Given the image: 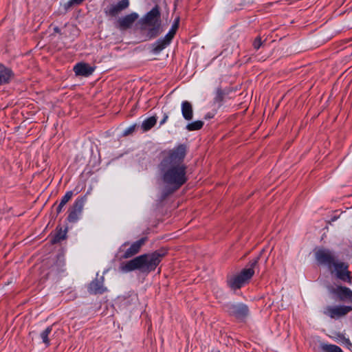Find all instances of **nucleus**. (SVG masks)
<instances>
[{
    "mask_svg": "<svg viewBox=\"0 0 352 352\" xmlns=\"http://www.w3.org/2000/svg\"><path fill=\"white\" fill-rule=\"evenodd\" d=\"M179 18H177L175 20V21H174V23H173L170 30H169V32L166 35L171 41L174 38V36H175V35L176 34V32H177V29L179 28Z\"/></svg>",
    "mask_w": 352,
    "mask_h": 352,
    "instance_id": "b1692460",
    "label": "nucleus"
},
{
    "mask_svg": "<svg viewBox=\"0 0 352 352\" xmlns=\"http://www.w3.org/2000/svg\"><path fill=\"white\" fill-rule=\"evenodd\" d=\"M181 110L182 116L186 120L190 121L192 119L193 107L189 101L184 100L182 102Z\"/></svg>",
    "mask_w": 352,
    "mask_h": 352,
    "instance_id": "dca6fc26",
    "label": "nucleus"
},
{
    "mask_svg": "<svg viewBox=\"0 0 352 352\" xmlns=\"http://www.w3.org/2000/svg\"><path fill=\"white\" fill-rule=\"evenodd\" d=\"M85 0H71L69 1V6L72 5H80Z\"/></svg>",
    "mask_w": 352,
    "mask_h": 352,
    "instance_id": "c756f323",
    "label": "nucleus"
},
{
    "mask_svg": "<svg viewBox=\"0 0 352 352\" xmlns=\"http://www.w3.org/2000/svg\"><path fill=\"white\" fill-rule=\"evenodd\" d=\"M329 292L336 295L341 301L349 300L352 302V291L346 287H331Z\"/></svg>",
    "mask_w": 352,
    "mask_h": 352,
    "instance_id": "9b49d317",
    "label": "nucleus"
},
{
    "mask_svg": "<svg viewBox=\"0 0 352 352\" xmlns=\"http://www.w3.org/2000/svg\"><path fill=\"white\" fill-rule=\"evenodd\" d=\"M135 127H136V124H133V125L129 126L126 130H124V131L123 132V135L127 136V135L131 134L132 133L134 132Z\"/></svg>",
    "mask_w": 352,
    "mask_h": 352,
    "instance_id": "cd10ccee",
    "label": "nucleus"
},
{
    "mask_svg": "<svg viewBox=\"0 0 352 352\" xmlns=\"http://www.w3.org/2000/svg\"><path fill=\"white\" fill-rule=\"evenodd\" d=\"M245 283L246 281L239 274L232 276L228 280V285L234 290L240 289Z\"/></svg>",
    "mask_w": 352,
    "mask_h": 352,
    "instance_id": "a211bd4d",
    "label": "nucleus"
},
{
    "mask_svg": "<svg viewBox=\"0 0 352 352\" xmlns=\"http://www.w3.org/2000/svg\"><path fill=\"white\" fill-rule=\"evenodd\" d=\"M225 94L223 90L220 88L217 89L214 101L218 103H221L224 99Z\"/></svg>",
    "mask_w": 352,
    "mask_h": 352,
    "instance_id": "393cba45",
    "label": "nucleus"
},
{
    "mask_svg": "<svg viewBox=\"0 0 352 352\" xmlns=\"http://www.w3.org/2000/svg\"><path fill=\"white\" fill-rule=\"evenodd\" d=\"M204 124V123L203 121L197 120V121L188 123L186 125V129L189 131H198V130H200L203 127Z\"/></svg>",
    "mask_w": 352,
    "mask_h": 352,
    "instance_id": "5701e85b",
    "label": "nucleus"
},
{
    "mask_svg": "<svg viewBox=\"0 0 352 352\" xmlns=\"http://www.w3.org/2000/svg\"><path fill=\"white\" fill-rule=\"evenodd\" d=\"M138 14L135 12L126 14L119 18L116 22V28L121 31L131 28L135 21L138 19Z\"/></svg>",
    "mask_w": 352,
    "mask_h": 352,
    "instance_id": "1a4fd4ad",
    "label": "nucleus"
},
{
    "mask_svg": "<svg viewBox=\"0 0 352 352\" xmlns=\"http://www.w3.org/2000/svg\"><path fill=\"white\" fill-rule=\"evenodd\" d=\"M262 44H263V43L261 41V37L258 36L254 39L252 45H253L254 48L256 50H258L260 48V47L262 45Z\"/></svg>",
    "mask_w": 352,
    "mask_h": 352,
    "instance_id": "bb28decb",
    "label": "nucleus"
},
{
    "mask_svg": "<svg viewBox=\"0 0 352 352\" xmlns=\"http://www.w3.org/2000/svg\"><path fill=\"white\" fill-rule=\"evenodd\" d=\"M171 40L165 36L163 38L157 40L153 44L152 52L154 54H159L164 49H165L170 43Z\"/></svg>",
    "mask_w": 352,
    "mask_h": 352,
    "instance_id": "f3484780",
    "label": "nucleus"
},
{
    "mask_svg": "<svg viewBox=\"0 0 352 352\" xmlns=\"http://www.w3.org/2000/svg\"><path fill=\"white\" fill-rule=\"evenodd\" d=\"M319 350L320 352H343L340 346L324 342L320 343Z\"/></svg>",
    "mask_w": 352,
    "mask_h": 352,
    "instance_id": "aec40b11",
    "label": "nucleus"
},
{
    "mask_svg": "<svg viewBox=\"0 0 352 352\" xmlns=\"http://www.w3.org/2000/svg\"><path fill=\"white\" fill-rule=\"evenodd\" d=\"M74 71L77 76H89L94 71V69L87 63H79L74 67Z\"/></svg>",
    "mask_w": 352,
    "mask_h": 352,
    "instance_id": "4468645a",
    "label": "nucleus"
},
{
    "mask_svg": "<svg viewBox=\"0 0 352 352\" xmlns=\"http://www.w3.org/2000/svg\"><path fill=\"white\" fill-rule=\"evenodd\" d=\"M104 276H98L93 280L89 285L88 291L92 294H102L107 292V288L104 286Z\"/></svg>",
    "mask_w": 352,
    "mask_h": 352,
    "instance_id": "f8f14e48",
    "label": "nucleus"
},
{
    "mask_svg": "<svg viewBox=\"0 0 352 352\" xmlns=\"http://www.w3.org/2000/svg\"><path fill=\"white\" fill-rule=\"evenodd\" d=\"M316 261L320 265L326 266L336 277L343 281L351 282V272L348 270L349 265L338 261L335 253L325 248H318L314 250Z\"/></svg>",
    "mask_w": 352,
    "mask_h": 352,
    "instance_id": "7ed1b4c3",
    "label": "nucleus"
},
{
    "mask_svg": "<svg viewBox=\"0 0 352 352\" xmlns=\"http://www.w3.org/2000/svg\"><path fill=\"white\" fill-rule=\"evenodd\" d=\"M223 309L228 316L241 321L244 320L250 313L248 305L242 302H228L223 305Z\"/></svg>",
    "mask_w": 352,
    "mask_h": 352,
    "instance_id": "39448f33",
    "label": "nucleus"
},
{
    "mask_svg": "<svg viewBox=\"0 0 352 352\" xmlns=\"http://www.w3.org/2000/svg\"><path fill=\"white\" fill-rule=\"evenodd\" d=\"M161 13L157 5L153 7L140 21L142 30H147L146 39L157 37L161 33Z\"/></svg>",
    "mask_w": 352,
    "mask_h": 352,
    "instance_id": "20e7f679",
    "label": "nucleus"
},
{
    "mask_svg": "<svg viewBox=\"0 0 352 352\" xmlns=\"http://www.w3.org/2000/svg\"><path fill=\"white\" fill-rule=\"evenodd\" d=\"M52 331V327L50 326V327H47L40 334V337L42 339L43 342L47 346H50V339H49V335L51 333Z\"/></svg>",
    "mask_w": 352,
    "mask_h": 352,
    "instance_id": "4be33fe9",
    "label": "nucleus"
},
{
    "mask_svg": "<svg viewBox=\"0 0 352 352\" xmlns=\"http://www.w3.org/2000/svg\"><path fill=\"white\" fill-rule=\"evenodd\" d=\"M65 205H61V203L60 202V204H58L57 208H56V212L57 214H59L61 212L62 210H63V208L64 207Z\"/></svg>",
    "mask_w": 352,
    "mask_h": 352,
    "instance_id": "7c9ffc66",
    "label": "nucleus"
},
{
    "mask_svg": "<svg viewBox=\"0 0 352 352\" xmlns=\"http://www.w3.org/2000/svg\"><path fill=\"white\" fill-rule=\"evenodd\" d=\"M54 31L55 32H56V33H58V34H60V29H59V28H58V27H55V28H54Z\"/></svg>",
    "mask_w": 352,
    "mask_h": 352,
    "instance_id": "2f4dec72",
    "label": "nucleus"
},
{
    "mask_svg": "<svg viewBox=\"0 0 352 352\" xmlns=\"http://www.w3.org/2000/svg\"><path fill=\"white\" fill-rule=\"evenodd\" d=\"M73 195V191H67L60 200L61 205H65L72 199Z\"/></svg>",
    "mask_w": 352,
    "mask_h": 352,
    "instance_id": "a878e982",
    "label": "nucleus"
},
{
    "mask_svg": "<svg viewBox=\"0 0 352 352\" xmlns=\"http://www.w3.org/2000/svg\"><path fill=\"white\" fill-rule=\"evenodd\" d=\"M87 201V195L78 197L68 210L67 220L70 223H76L81 214L85 204Z\"/></svg>",
    "mask_w": 352,
    "mask_h": 352,
    "instance_id": "0eeeda50",
    "label": "nucleus"
},
{
    "mask_svg": "<svg viewBox=\"0 0 352 352\" xmlns=\"http://www.w3.org/2000/svg\"><path fill=\"white\" fill-rule=\"evenodd\" d=\"M67 229H63L62 228L57 227L54 234L52 236L51 242L52 244L60 243L67 237Z\"/></svg>",
    "mask_w": 352,
    "mask_h": 352,
    "instance_id": "6ab92c4d",
    "label": "nucleus"
},
{
    "mask_svg": "<svg viewBox=\"0 0 352 352\" xmlns=\"http://www.w3.org/2000/svg\"><path fill=\"white\" fill-rule=\"evenodd\" d=\"M13 77L12 69L0 64V86L10 83Z\"/></svg>",
    "mask_w": 352,
    "mask_h": 352,
    "instance_id": "2eb2a0df",
    "label": "nucleus"
},
{
    "mask_svg": "<svg viewBox=\"0 0 352 352\" xmlns=\"http://www.w3.org/2000/svg\"><path fill=\"white\" fill-rule=\"evenodd\" d=\"M129 6V0H121L116 4H111L110 6L104 10L107 16H116L121 12L128 8Z\"/></svg>",
    "mask_w": 352,
    "mask_h": 352,
    "instance_id": "9d476101",
    "label": "nucleus"
},
{
    "mask_svg": "<svg viewBox=\"0 0 352 352\" xmlns=\"http://www.w3.org/2000/svg\"><path fill=\"white\" fill-rule=\"evenodd\" d=\"M168 119V113H164V116H163V118L160 122V125L162 126V125L164 124L167 122Z\"/></svg>",
    "mask_w": 352,
    "mask_h": 352,
    "instance_id": "c85d7f7f",
    "label": "nucleus"
},
{
    "mask_svg": "<svg viewBox=\"0 0 352 352\" xmlns=\"http://www.w3.org/2000/svg\"><path fill=\"white\" fill-rule=\"evenodd\" d=\"M157 122V117L151 116L145 119L141 125V128L143 131L146 132L151 129Z\"/></svg>",
    "mask_w": 352,
    "mask_h": 352,
    "instance_id": "412c9836",
    "label": "nucleus"
},
{
    "mask_svg": "<svg viewBox=\"0 0 352 352\" xmlns=\"http://www.w3.org/2000/svg\"><path fill=\"white\" fill-rule=\"evenodd\" d=\"M352 311L351 306L340 305V306H328L324 314L329 316L331 318H339L346 316L348 313Z\"/></svg>",
    "mask_w": 352,
    "mask_h": 352,
    "instance_id": "6e6552de",
    "label": "nucleus"
},
{
    "mask_svg": "<svg viewBox=\"0 0 352 352\" xmlns=\"http://www.w3.org/2000/svg\"><path fill=\"white\" fill-rule=\"evenodd\" d=\"M260 259V256H258L255 258L250 261L248 264V267L244 268L241 270V272L239 274L241 277L248 283L254 274V268L258 265V260Z\"/></svg>",
    "mask_w": 352,
    "mask_h": 352,
    "instance_id": "ddd939ff",
    "label": "nucleus"
},
{
    "mask_svg": "<svg viewBox=\"0 0 352 352\" xmlns=\"http://www.w3.org/2000/svg\"><path fill=\"white\" fill-rule=\"evenodd\" d=\"M186 153L184 144L162 152L158 170L165 187L161 193V201L165 200L187 182V166L184 163Z\"/></svg>",
    "mask_w": 352,
    "mask_h": 352,
    "instance_id": "f257e3e1",
    "label": "nucleus"
},
{
    "mask_svg": "<svg viewBox=\"0 0 352 352\" xmlns=\"http://www.w3.org/2000/svg\"><path fill=\"white\" fill-rule=\"evenodd\" d=\"M167 253L166 249L161 248L151 253L140 255L122 265L121 270L124 272L138 270L148 274L156 269Z\"/></svg>",
    "mask_w": 352,
    "mask_h": 352,
    "instance_id": "f03ea898",
    "label": "nucleus"
},
{
    "mask_svg": "<svg viewBox=\"0 0 352 352\" xmlns=\"http://www.w3.org/2000/svg\"><path fill=\"white\" fill-rule=\"evenodd\" d=\"M75 190H76V194H78V193L79 192V190H78L76 188V189H75Z\"/></svg>",
    "mask_w": 352,
    "mask_h": 352,
    "instance_id": "473e14b6",
    "label": "nucleus"
},
{
    "mask_svg": "<svg viewBox=\"0 0 352 352\" xmlns=\"http://www.w3.org/2000/svg\"><path fill=\"white\" fill-rule=\"evenodd\" d=\"M146 241V237H142L131 243L128 248H126L129 245V242L124 243L119 248L121 258L126 259L138 254Z\"/></svg>",
    "mask_w": 352,
    "mask_h": 352,
    "instance_id": "423d86ee",
    "label": "nucleus"
}]
</instances>
